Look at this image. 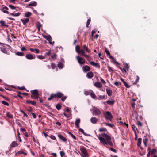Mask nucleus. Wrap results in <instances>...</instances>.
Masks as SVG:
<instances>
[{
	"mask_svg": "<svg viewBox=\"0 0 157 157\" xmlns=\"http://www.w3.org/2000/svg\"><path fill=\"white\" fill-rule=\"evenodd\" d=\"M67 97L62 93L60 92H58L56 94H50V96L48 98V100H51L53 98H60L61 100L64 101L66 99Z\"/></svg>",
	"mask_w": 157,
	"mask_h": 157,
	"instance_id": "obj_1",
	"label": "nucleus"
},
{
	"mask_svg": "<svg viewBox=\"0 0 157 157\" xmlns=\"http://www.w3.org/2000/svg\"><path fill=\"white\" fill-rule=\"evenodd\" d=\"M98 138L100 142L105 146V145H108V144L111 146L113 145V143L111 140H109V141L107 142L104 138L101 136L98 137Z\"/></svg>",
	"mask_w": 157,
	"mask_h": 157,
	"instance_id": "obj_2",
	"label": "nucleus"
},
{
	"mask_svg": "<svg viewBox=\"0 0 157 157\" xmlns=\"http://www.w3.org/2000/svg\"><path fill=\"white\" fill-rule=\"evenodd\" d=\"M32 95L31 97L33 99H36L39 98V94L37 90H35L31 91Z\"/></svg>",
	"mask_w": 157,
	"mask_h": 157,
	"instance_id": "obj_3",
	"label": "nucleus"
},
{
	"mask_svg": "<svg viewBox=\"0 0 157 157\" xmlns=\"http://www.w3.org/2000/svg\"><path fill=\"white\" fill-rule=\"evenodd\" d=\"M103 115L105 119L109 120L111 121L112 119L113 118V117L111 113L109 111L105 112L103 113Z\"/></svg>",
	"mask_w": 157,
	"mask_h": 157,
	"instance_id": "obj_4",
	"label": "nucleus"
},
{
	"mask_svg": "<svg viewBox=\"0 0 157 157\" xmlns=\"http://www.w3.org/2000/svg\"><path fill=\"white\" fill-rule=\"evenodd\" d=\"M80 151L83 155V157H88L89 155L87 152L86 149L85 147H82L80 148Z\"/></svg>",
	"mask_w": 157,
	"mask_h": 157,
	"instance_id": "obj_5",
	"label": "nucleus"
},
{
	"mask_svg": "<svg viewBox=\"0 0 157 157\" xmlns=\"http://www.w3.org/2000/svg\"><path fill=\"white\" fill-rule=\"evenodd\" d=\"M76 59L78 63L80 64H83L85 63V60L82 58L80 57L79 56H76Z\"/></svg>",
	"mask_w": 157,
	"mask_h": 157,
	"instance_id": "obj_6",
	"label": "nucleus"
},
{
	"mask_svg": "<svg viewBox=\"0 0 157 157\" xmlns=\"http://www.w3.org/2000/svg\"><path fill=\"white\" fill-rule=\"evenodd\" d=\"M93 114L96 116H98L101 114V113L98 109L95 108L93 110Z\"/></svg>",
	"mask_w": 157,
	"mask_h": 157,
	"instance_id": "obj_7",
	"label": "nucleus"
},
{
	"mask_svg": "<svg viewBox=\"0 0 157 157\" xmlns=\"http://www.w3.org/2000/svg\"><path fill=\"white\" fill-rule=\"evenodd\" d=\"M102 137H104L106 140V141H108L111 140V138L109 136L105 133H103L101 135Z\"/></svg>",
	"mask_w": 157,
	"mask_h": 157,
	"instance_id": "obj_8",
	"label": "nucleus"
},
{
	"mask_svg": "<svg viewBox=\"0 0 157 157\" xmlns=\"http://www.w3.org/2000/svg\"><path fill=\"white\" fill-rule=\"evenodd\" d=\"M26 58L28 59L32 60L35 58V56L31 54H27L25 56Z\"/></svg>",
	"mask_w": 157,
	"mask_h": 157,
	"instance_id": "obj_9",
	"label": "nucleus"
},
{
	"mask_svg": "<svg viewBox=\"0 0 157 157\" xmlns=\"http://www.w3.org/2000/svg\"><path fill=\"white\" fill-rule=\"evenodd\" d=\"M26 103L28 104H31L34 106H36V102L34 101L28 100L26 101Z\"/></svg>",
	"mask_w": 157,
	"mask_h": 157,
	"instance_id": "obj_10",
	"label": "nucleus"
},
{
	"mask_svg": "<svg viewBox=\"0 0 157 157\" xmlns=\"http://www.w3.org/2000/svg\"><path fill=\"white\" fill-rule=\"evenodd\" d=\"M90 68L87 65L85 66L82 67V69L84 72H86L90 71Z\"/></svg>",
	"mask_w": 157,
	"mask_h": 157,
	"instance_id": "obj_11",
	"label": "nucleus"
},
{
	"mask_svg": "<svg viewBox=\"0 0 157 157\" xmlns=\"http://www.w3.org/2000/svg\"><path fill=\"white\" fill-rule=\"evenodd\" d=\"M0 49L1 51L3 53L8 54L9 55L10 54V52H7L6 50V49L4 48L3 47H0Z\"/></svg>",
	"mask_w": 157,
	"mask_h": 157,
	"instance_id": "obj_12",
	"label": "nucleus"
},
{
	"mask_svg": "<svg viewBox=\"0 0 157 157\" xmlns=\"http://www.w3.org/2000/svg\"><path fill=\"white\" fill-rule=\"evenodd\" d=\"M37 5V3L36 2L32 1L28 4V6H26V7H29V6H35Z\"/></svg>",
	"mask_w": 157,
	"mask_h": 157,
	"instance_id": "obj_13",
	"label": "nucleus"
},
{
	"mask_svg": "<svg viewBox=\"0 0 157 157\" xmlns=\"http://www.w3.org/2000/svg\"><path fill=\"white\" fill-rule=\"evenodd\" d=\"M1 11H3L4 13H6L7 14L9 13V12L7 11L8 10V8L6 6H5L4 7H2L1 9Z\"/></svg>",
	"mask_w": 157,
	"mask_h": 157,
	"instance_id": "obj_14",
	"label": "nucleus"
},
{
	"mask_svg": "<svg viewBox=\"0 0 157 157\" xmlns=\"http://www.w3.org/2000/svg\"><path fill=\"white\" fill-rule=\"evenodd\" d=\"M94 76V74L91 71L89 72L86 75V77L88 78H91Z\"/></svg>",
	"mask_w": 157,
	"mask_h": 157,
	"instance_id": "obj_15",
	"label": "nucleus"
},
{
	"mask_svg": "<svg viewBox=\"0 0 157 157\" xmlns=\"http://www.w3.org/2000/svg\"><path fill=\"white\" fill-rule=\"evenodd\" d=\"M58 137L61 140H62L64 142H67V139L66 138L64 137L63 136L59 134L58 135Z\"/></svg>",
	"mask_w": 157,
	"mask_h": 157,
	"instance_id": "obj_16",
	"label": "nucleus"
},
{
	"mask_svg": "<svg viewBox=\"0 0 157 157\" xmlns=\"http://www.w3.org/2000/svg\"><path fill=\"white\" fill-rule=\"evenodd\" d=\"M43 36L44 38L46 39L49 42L52 41V37L50 35H48V36H46L45 35H43Z\"/></svg>",
	"mask_w": 157,
	"mask_h": 157,
	"instance_id": "obj_17",
	"label": "nucleus"
},
{
	"mask_svg": "<svg viewBox=\"0 0 157 157\" xmlns=\"http://www.w3.org/2000/svg\"><path fill=\"white\" fill-rule=\"evenodd\" d=\"M94 86L97 88H101L102 86V84L99 82H96L94 84Z\"/></svg>",
	"mask_w": 157,
	"mask_h": 157,
	"instance_id": "obj_18",
	"label": "nucleus"
},
{
	"mask_svg": "<svg viewBox=\"0 0 157 157\" xmlns=\"http://www.w3.org/2000/svg\"><path fill=\"white\" fill-rule=\"evenodd\" d=\"M90 63L91 65L94 66L96 67H100L99 64L97 63H95L94 61H92L90 62Z\"/></svg>",
	"mask_w": 157,
	"mask_h": 157,
	"instance_id": "obj_19",
	"label": "nucleus"
},
{
	"mask_svg": "<svg viewBox=\"0 0 157 157\" xmlns=\"http://www.w3.org/2000/svg\"><path fill=\"white\" fill-rule=\"evenodd\" d=\"M21 21L24 25H25L29 22V18H26L25 19H21Z\"/></svg>",
	"mask_w": 157,
	"mask_h": 157,
	"instance_id": "obj_20",
	"label": "nucleus"
},
{
	"mask_svg": "<svg viewBox=\"0 0 157 157\" xmlns=\"http://www.w3.org/2000/svg\"><path fill=\"white\" fill-rule=\"evenodd\" d=\"M29 50L31 52H35L37 54L39 53L40 52L39 50L37 49H33L31 48L29 49Z\"/></svg>",
	"mask_w": 157,
	"mask_h": 157,
	"instance_id": "obj_21",
	"label": "nucleus"
},
{
	"mask_svg": "<svg viewBox=\"0 0 157 157\" xmlns=\"http://www.w3.org/2000/svg\"><path fill=\"white\" fill-rule=\"evenodd\" d=\"M98 121V119L95 117H93L90 119V121L93 124L96 123Z\"/></svg>",
	"mask_w": 157,
	"mask_h": 157,
	"instance_id": "obj_22",
	"label": "nucleus"
},
{
	"mask_svg": "<svg viewBox=\"0 0 157 157\" xmlns=\"http://www.w3.org/2000/svg\"><path fill=\"white\" fill-rule=\"evenodd\" d=\"M106 91L107 93L109 96H110L112 95L113 92L111 90L109 89L108 88L106 89Z\"/></svg>",
	"mask_w": 157,
	"mask_h": 157,
	"instance_id": "obj_23",
	"label": "nucleus"
},
{
	"mask_svg": "<svg viewBox=\"0 0 157 157\" xmlns=\"http://www.w3.org/2000/svg\"><path fill=\"white\" fill-rule=\"evenodd\" d=\"M80 122V120L79 118L77 119L76 120L75 124V125L78 128L79 127V124Z\"/></svg>",
	"mask_w": 157,
	"mask_h": 157,
	"instance_id": "obj_24",
	"label": "nucleus"
},
{
	"mask_svg": "<svg viewBox=\"0 0 157 157\" xmlns=\"http://www.w3.org/2000/svg\"><path fill=\"white\" fill-rule=\"evenodd\" d=\"M18 145V144L16 142L14 141L12 142L10 146L12 147H14Z\"/></svg>",
	"mask_w": 157,
	"mask_h": 157,
	"instance_id": "obj_25",
	"label": "nucleus"
},
{
	"mask_svg": "<svg viewBox=\"0 0 157 157\" xmlns=\"http://www.w3.org/2000/svg\"><path fill=\"white\" fill-rule=\"evenodd\" d=\"M0 24H1V26H5L6 27H8V25L5 24L4 21H0Z\"/></svg>",
	"mask_w": 157,
	"mask_h": 157,
	"instance_id": "obj_26",
	"label": "nucleus"
},
{
	"mask_svg": "<svg viewBox=\"0 0 157 157\" xmlns=\"http://www.w3.org/2000/svg\"><path fill=\"white\" fill-rule=\"evenodd\" d=\"M141 142H142V139L141 138H139L138 140V141H137V146L138 147H140V145L141 143Z\"/></svg>",
	"mask_w": 157,
	"mask_h": 157,
	"instance_id": "obj_27",
	"label": "nucleus"
},
{
	"mask_svg": "<svg viewBox=\"0 0 157 157\" xmlns=\"http://www.w3.org/2000/svg\"><path fill=\"white\" fill-rule=\"evenodd\" d=\"M16 55L19 56H24V53L22 52H17L15 53Z\"/></svg>",
	"mask_w": 157,
	"mask_h": 157,
	"instance_id": "obj_28",
	"label": "nucleus"
},
{
	"mask_svg": "<svg viewBox=\"0 0 157 157\" xmlns=\"http://www.w3.org/2000/svg\"><path fill=\"white\" fill-rule=\"evenodd\" d=\"M10 15L13 16L17 17L19 16L21 14V13H10Z\"/></svg>",
	"mask_w": 157,
	"mask_h": 157,
	"instance_id": "obj_29",
	"label": "nucleus"
},
{
	"mask_svg": "<svg viewBox=\"0 0 157 157\" xmlns=\"http://www.w3.org/2000/svg\"><path fill=\"white\" fill-rule=\"evenodd\" d=\"M91 92L90 94V95L92 98L94 99H95L96 97L95 95L92 90H91Z\"/></svg>",
	"mask_w": 157,
	"mask_h": 157,
	"instance_id": "obj_30",
	"label": "nucleus"
},
{
	"mask_svg": "<svg viewBox=\"0 0 157 157\" xmlns=\"http://www.w3.org/2000/svg\"><path fill=\"white\" fill-rule=\"evenodd\" d=\"M23 154L25 155H27L26 153L24 152V151H18L16 153L17 155H18L20 154Z\"/></svg>",
	"mask_w": 157,
	"mask_h": 157,
	"instance_id": "obj_31",
	"label": "nucleus"
},
{
	"mask_svg": "<svg viewBox=\"0 0 157 157\" xmlns=\"http://www.w3.org/2000/svg\"><path fill=\"white\" fill-rule=\"evenodd\" d=\"M6 116L9 118H11L13 117V115L9 112L7 113Z\"/></svg>",
	"mask_w": 157,
	"mask_h": 157,
	"instance_id": "obj_32",
	"label": "nucleus"
},
{
	"mask_svg": "<svg viewBox=\"0 0 157 157\" xmlns=\"http://www.w3.org/2000/svg\"><path fill=\"white\" fill-rule=\"evenodd\" d=\"M83 48L87 52H90V51L88 49V48L86 45H83Z\"/></svg>",
	"mask_w": 157,
	"mask_h": 157,
	"instance_id": "obj_33",
	"label": "nucleus"
},
{
	"mask_svg": "<svg viewBox=\"0 0 157 157\" xmlns=\"http://www.w3.org/2000/svg\"><path fill=\"white\" fill-rule=\"evenodd\" d=\"M76 51L78 53H79L80 50V46L78 45H77L75 47Z\"/></svg>",
	"mask_w": 157,
	"mask_h": 157,
	"instance_id": "obj_34",
	"label": "nucleus"
},
{
	"mask_svg": "<svg viewBox=\"0 0 157 157\" xmlns=\"http://www.w3.org/2000/svg\"><path fill=\"white\" fill-rule=\"evenodd\" d=\"M58 67L60 69H62L63 67V64L61 62H59L58 64Z\"/></svg>",
	"mask_w": 157,
	"mask_h": 157,
	"instance_id": "obj_35",
	"label": "nucleus"
},
{
	"mask_svg": "<svg viewBox=\"0 0 157 157\" xmlns=\"http://www.w3.org/2000/svg\"><path fill=\"white\" fill-rule=\"evenodd\" d=\"M106 102L109 105H113L114 103V101L108 100Z\"/></svg>",
	"mask_w": 157,
	"mask_h": 157,
	"instance_id": "obj_36",
	"label": "nucleus"
},
{
	"mask_svg": "<svg viewBox=\"0 0 157 157\" xmlns=\"http://www.w3.org/2000/svg\"><path fill=\"white\" fill-rule=\"evenodd\" d=\"M51 58L54 60H55L57 57V55L56 54H54L51 56Z\"/></svg>",
	"mask_w": 157,
	"mask_h": 157,
	"instance_id": "obj_37",
	"label": "nucleus"
},
{
	"mask_svg": "<svg viewBox=\"0 0 157 157\" xmlns=\"http://www.w3.org/2000/svg\"><path fill=\"white\" fill-rule=\"evenodd\" d=\"M118 67L120 68L121 71H122V72L123 73H126L127 71L126 69L125 68H124L123 69L121 67L119 66Z\"/></svg>",
	"mask_w": 157,
	"mask_h": 157,
	"instance_id": "obj_38",
	"label": "nucleus"
},
{
	"mask_svg": "<svg viewBox=\"0 0 157 157\" xmlns=\"http://www.w3.org/2000/svg\"><path fill=\"white\" fill-rule=\"evenodd\" d=\"M105 95H99L98 99V100L103 99H105Z\"/></svg>",
	"mask_w": 157,
	"mask_h": 157,
	"instance_id": "obj_39",
	"label": "nucleus"
},
{
	"mask_svg": "<svg viewBox=\"0 0 157 157\" xmlns=\"http://www.w3.org/2000/svg\"><path fill=\"white\" fill-rule=\"evenodd\" d=\"M107 129L104 128H100L99 129V131L100 132H105L107 131Z\"/></svg>",
	"mask_w": 157,
	"mask_h": 157,
	"instance_id": "obj_40",
	"label": "nucleus"
},
{
	"mask_svg": "<svg viewBox=\"0 0 157 157\" xmlns=\"http://www.w3.org/2000/svg\"><path fill=\"white\" fill-rule=\"evenodd\" d=\"M31 15V13L29 12H28L25 13V16L26 17H29Z\"/></svg>",
	"mask_w": 157,
	"mask_h": 157,
	"instance_id": "obj_41",
	"label": "nucleus"
},
{
	"mask_svg": "<svg viewBox=\"0 0 157 157\" xmlns=\"http://www.w3.org/2000/svg\"><path fill=\"white\" fill-rule=\"evenodd\" d=\"M103 124H105L106 126H109L111 128H113V126H114L112 124H109V123H107L106 122H104Z\"/></svg>",
	"mask_w": 157,
	"mask_h": 157,
	"instance_id": "obj_42",
	"label": "nucleus"
},
{
	"mask_svg": "<svg viewBox=\"0 0 157 157\" xmlns=\"http://www.w3.org/2000/svg\"><path fill=\"white\" fill-rule=\"evenodd\" d=\"M139 77L138 76H136V79L135 81L133 83V84L135 85L136 84L139 82Z\"/></svg>",
	"mask_w": 157,
	"mask_h": 157,
	"instance_id": "obj_43",
	"label": "nucleus"
},
{
	"mask_svg": "<svg viewBox=\"0 0 157 157\" xmlns=\"http://www.w3.org/2000/svg\"><path fill=\"white\" fill-rule=\"evenodd\" d=\"M37 57L39 59H44L45 58L44 56L42 55H37Z\"/></svg>",
	"mask_w": 157,
	"mask_h": 157,
	"instance_id": "obj_44",
	"label": "nucleus"
},
{
	"mask_svg": "<svg viewBox=\"0 0 157 157\" xmlns=\"http://www.w3.org/2000/svg\"><path fill=\"white\" fill-rule=\"evenodd\" d=\"M156 150L155 149H153L151 151V152L150 151V153H151V155H152L155 154V152H156Z\"/></svg>",
	"mask_w": 157,
	"mask_h": 157,
	"instance_id": "obj_45",
	"label": "nucleus"
},
{
	"mask_svg": "<svg viewBox=\"0 0 157 157\" xmlns=\"http://www.w3.org/2000/svg\"><path fill=\"white\" fill-rule=\"evenodd\" d=\"M68 133L69 134V135H70L71 136V137L73 139H74V140H76V137L75 136V135H73L71 132H68Z\"/></svg>",
	"mask_w": 157,
	"mask_h": 157,
	"instance_id": "obj_46",
	"label": "nucleus"
},
{
	"mask_svg": "<svg viewBox=\"0 0 157 157\" xmlns=\"http://www.w3.org/2000/svg\"><path fill=\"white\" fill-rule=\"evenodd\" d=\"M62 107L61 105L59 104H57L56 106V108L58 110H59Z\"/></svg>",
	"mask_w": 157,
	"mask_h": 157,
	"instance_id": "obj_47",
	"label": "nucleus"
},
{
	"mask_svg": "<svg viewBox=\"0 0 157 157\" xmlns=\"http://www.w3.org/2000/svg\"><path fill=\"white\" fill-rule=\"evenodd\" d=\"M148 140V139L147 138H145L144 140H143V142L145 146H147V143Z\"/></svg>",
	"mask_w": 157,
	"mask_h": 157,
	"instance_id": "obj_48",
	"label": "nucleus"
},
{
	"mask_svg": "<svg viewBox=\"0 0 157 157\" xmlns=\"http://www.w3.org/2000/svg\"><path fill=\"white\" fill-rule=\"evenodd\" d=\"M28 114L30 116L31 115V114H32V116H33V118H34L35 119L36 118V115L33 113H29Z\"/></svg>",
	"mask_w": 157,
	"mask_h": 157,
	"instance_id": "obj_49",
	"label": "nucleus"
},
{
	"mask_svg": "<svg viewBox=\"0 0 157 157\" xmlns=\"http://www.w3.org/2000/svg\"><path fill=\"white\" fill-rule=\"evenodd\" d=\"M90 21H91V20L90 19V18L89 19H88L87 21V23H86V27H89V25L90 24Z\"/></svg>",
	"mask_w": 157,
	"mask_h": 157,
	"instance_id": "obj_50",
	"label": "nucleus"
},
{
	"mask_svg": "<svg viewBox=\"0 0 157 157\" xmlns=\"http://www.w3.org/2000/svg\"><path fill=\"white\" fill-rule=\"evenodd\" d=\"M91 92V90H89V91H85L84 93H85V94L86 95H90Z\"/></svg>",
	"mask_w": 157,
	"mask_h": 157,
	"instance_id": "obj_51",
	"label": "nucleus"
},
{
	"mask_svg": "<svg viewBox=\"0 0 157 157\" xmlns=\"http://www.w3.org/2000/svg\"><path fill=\"white\" fill-rule=\"evenodd\" d=\"M1 102L3 104H4V105H6L7 106H9V104L8 103H7V102H6L5 101H1Z\"/></svg>",
	"mask_w": 157,
	"mask_h": 157,
	"instance_id": "obj_52",
	"label": "nucleus"
},
{
	"mask_svg": "<svg viewBox=\"0 0 157 157\" xmlns=\"http://www.w3.org/2000/svg\"><path fill=\"white\" fill-rule=\"evenodd\" d=\"M132 128L133 129V130L135 132V133H136V130H137V128L136 127V126L134 125H133L132 126Z\"/></svg>",
	"mask_w": 157,
	"mask_h": 157,
	"instance_id": "obj_53",
	"label": "nucleus"
},
{
	"mask_svg": "<svg viewBox=\"0 0 157 157\" xmlns=\"http://www.w3.org/2000/svg\"><path fill=\"white\" fill-rule=\"evenodd\" d=\"M1 97L4 98L6 101H10V98L4 96H1Z\"/></svg>",
	"mask_w": 157,
	"mask_h": 157,
	"instance_id": "obj_54",
	"label": "nucleus"
},
{
	"mask_svg": "<svg viewBox=\"0 0 157 157\" xmlns=\"http://www.w3.org/2000/svg\"><path fill=\"white\" fill-rule=\"evenodd\" d=\"M121 82H116L114 83V85L117 86H119V84H120L121 85Z\"/></svg>",
	"mask_w": 157,
	"mask_h": 157,
	"instance_id": "obj_55",
	"label": "nucleus"
},
{
	"mask_svg": "<svg viewBox=\"0 0 157 157\" xmlns=\"http://www.w3.org/2000/svg\"><path fill=\"white\" fill-rule=\"evenodd\" d=\"M134 101H136V100L135 99L134 100ZM135 103L134 101H132L131 103V106H132V108L134 109L135 108Z\"/></svg>",
	"mask_w": 157,
	"mask_h": 157,
	"instance_id": "obj_56",
	"label": "nucleus"
},
{
	"mask_svg": "<svg viewBox=\"0 0 157 157\" xmlns=\"http://www.w3.org/2000/svg\"><path fill=\"white\" fill-rule=\"evenodd\" d=\"M9 7L11 9L14 10L15 9L16 7L14 6L11 5H9Z\"/></svg>",
	"mask_w": 157,
	"mask_h": 157,
	"instance_id": "obj_57",
	"label": "nucleus"
},
{
	"mask_svg": "<svg viewBox=\"0 0 157 157\" xmlns=\"http://www.w3.org/2000/svg\"><path fill=\"white\" fill-rule=\"evenodd\" d=\"M137 124L138 125V126H140V127H142V124L139 121L137 120Z\"/></svg>",
	"mask_w": 157,
	"mask_h": 157,
	"instance_id": "obj_58",
	"label": "nucleus"
},
{
	"mask_svg": "<svg viewBox=\"0 0 157 157\" xmlns=\"http://www.w3.org/2000/svg\"><path fill=\"white\" fill-rule=\"evenodd\" d=\"M52 68L53 69H55L56 66L55 63H52L51 64Z\"/></svg>",
	"mask_w": 157,
	"mask_h": 157,
	"instance_id": "obj_59",
	"label": "nucleus"
},
{
	"mask_svg": "<svg viewBox=\"0 0 157 157\" xmlns=\"http://www.w3.org/2000/svg\"><path fill=\"white\" fill-rule=\"evenodd\" d=\"M123 83L126 88H129L130 87V86L129 85L125 82Z\"/></svg>",
	"mask_w": 157,
	"mask_h": 157,
	"instance_id": "obj_60",
	"label": "nucleus"
},
{
	"mask_svg": "<svg viewBox=\"0 0 157 157\" xmlns=\"http://www.w3.org/2000/svg\"><path fill=\"white\" fill-rule=\"evenodd\" d=\"M123 83L126 88H129L130 87V86L129 85L125 82Z\"/></svg>",
	"mask_w": 157,
	"mask_h": 157,
	"instance_id": "obj_61",
	"label": "nucleus"
},
{
	"mask_svg": "<svg viewBox=\"0 0 157 157\" xmlns=\"http://www.w3.org/2000/svg\"><path fill=\"white\" fill-rule=\"evenodd\" d=\"M123 83L126 88H129L130 87V86L129 85L125 82Z\"/></svg>",
	"mask_w": 157,
	"mask_h": 157,
	"instance_id": "obj_62",
	"label": "nucleus"
},
{
	"mask_svg": "<svg viewBox=\"0 0 157 157\" xmlns=\"http://www.w3.org/2000/svg\"><path fill=\"white\" fill-rule=\"evenodd\" d=\"M60 156L61 157H63L65 155V153L63 151H61L60 152Z\"/></svg>",
	"mask_w": 157,
	"mask_h": 157,
	"instance_id": "obj_63",
	"label": "nucleus"
},
{
	"mask_svg": "<svg viewBox=\"0 0 157 157\" xmlns=\"http://www.w3.org/2000/svg\"><path fill=\"white\" fill-rule=\"evenodd\" d=\"M20 112L23 114L24 117H28V115L27 114L23 111L21 110Z\"/></svg>",
	"mask_w": 157,
	"mask_h": 157,
	"instance_id": "obj_64",
	"label": "nucleus"
}]
</instances>
